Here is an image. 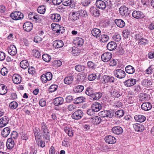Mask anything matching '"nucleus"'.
<instances>
[{
    "instance_id": "obj_1",
    "label": "nucleus",
    "mask_w": 154,
    "mask_h": 154,
    "mask_svg": "<svg viewBox=\"0 0 154 154\" xmlns=\"http://www.w3.org/2000/svg\"><path fill=\"white\" fill-rule=\"evenodd\" d=\"M98 0L96 1V6L98 8L102 10H104L106 7H108L109 8H111L112 4L110 0Z\"/></svg>"
},
{
    "instance_id": "obj_2",
    "label": "nucleus",
    "mask_w": 154,
    "mask_h": 154,
    "mask_svg": "<svg viewBox=\"0 0 154 154\" xmlns=\"http://www.w3.org/2000/svg\"><path fill=\"white\" fill-rule=\"evenodd\" d=\"M41 130L43 133L44 138L46 140H50V134L48 130L46 124L44 122H42L41 124Z\"/></svg>"
},
{
    "instance_id": "obj_3",
    "label": "nucleus",
    "mask_w": 154,
    "mask_h": 154,
    "mask_svg": "<svg viewBox=\"0 0 154 154\" xmlns=\"http://www.w3.org/2000/svg\"><path fill=\"white\" fill-rule=\"evenodd\" d=\"M99 115L101 117L112 118L115 114V111L112 110H104L100 112Z\"/></svg>"
},
{
    "instance_id": "obj_4",
    "label": "nucleus",
    "mask_w": 154,
    "mask_h": 154,
    "mask_svg": "<svg viewBox=\"0 0 154 154\" xmlns=\"http://www.w3.org/2000/svg\"><path fill=\"white\" fill-rule=\"evenodd\" d=\"M51 25L53 30L57 34H62L65 32L64 27L58 24H54Z\"/></svg>"
},
{
    "instance_id": "obj_5",
    "label": "nucleus",
    "mask_w": 154,
    "mask_h": 154,
    "mask_svg": "<svg viewBox=\"0 0 154 154\" xmlns=\"http://www.w3.org/2000/svg\"><path fill=\"white\" fill-rule=\"evenodd\" d=\"M114 75L119 79H122L125 76V72L121 69H118L115 70L113 72Z\"/></svg>"
},
{
    "instance_id": "obj_6",
    "label": "nucleus",
    "mask_w": 154,
    "mask_h": 154,
    "mask_svg": "<svg viewBox=\"0 0 154 154\" xmlns=\"http://www.w3.org/2000/svg\"><path fill=\"white\" fill-rule=\"evenodd\" d=\"M10 16L15 20H21L23 18V14L20 11L14 12L10 14Z\"/></svg>"
},
{
    "instance_id": "obj_7",
    "label": "nucleus",
    "mask_w": 154,
    "mask_h": 154,
    "mask_svg": "<svg viewBox=\"0 0 154 154\" xmlns=\"http://www.w3.org/2000/svg\"><path fill=\"white\" fill-rule=\"evenodd\" d=\"M102 83H113L115 82V78L113 76L104 75L102 77Z\"/></svg>"
},
{
    "instance_id": "obj_8",
    "label": "nucleus",
    "mask_w": 154,
    "mask_h": 154,
    "mask_svg": "<svg viewBox=\"0 0 154 154\" xmlns=\"http://www.w3.org/2000/svg\"><path fill=\"white\" fill-rule=\"evenodd\" d=\"M83 115V113L82 111L78 109L72 114V117L74 119L78 120L81 119Z\"/></svg>"
},
{
    "instance_id": "obj_9",
    "label": "nucleus",
    "mask_w": 154,
    "mask_h": 154,
    "mask_svg": "<svg viewBox=\"0 0 154 154\" xmlns=\"http://www.w3.org/2000/svg\"><path fill=\"white\" fill-rule=\"evenodd\" d=\"M132 15L133 17L137 19H141L145 17V15L143 12L138 11H133Z\"/></svg>"
},
{
    "instance_id": "obj_10",
    "label": "nucleus",
    "mask_w": 154,
    "mask_h": 154,
    "mask_svg": "<svg viewBox=\"0 0 154 154\" xmlns=\"http://www.w3.org/2000/svg\"><path fill=\"white\" fill-rule=\"evenodd\" d=\"M112 56V54L111 53L106 52L102 54L101 59L104 62H107L111 59Z\"/></svg>"
},
{
    "instance_id": "obj_11",
    "label": "nucleus",
    "mask_w": 154,
    "mask_h": 154,
    "mask_svg": "<svg viewBox=\"0 0 154 154\" xmlns=\"http://www.w3.org/2000/svg\"><path fill=\"white\" fill-rule=\"evenodd\" d=\"M128 8L125 6H121L119 9L120 14L123 17L128 16L129 13L128 11Z\"/></svg>"
},
{
    "instance_id": "obj_12",
    "label": "nucleus",
    "mask_w": 154,
    "mask_h": 154,
    "mask_svg": "<svg viewBox=\"0 0 154 154\" xmlns=\"http://www.w3.org/2000/svg\"><path fill=\"white\" fill-rule=\"evenodd\" d=\"M104 140L105 142L109 144H114L116 141L115 137L110 135H108L105 137Z\"/></svg>"
},
{
    "instance_id": "obj_13",
    "label": "nucleus",
    "mask_w": 154,
    "mask_h": 154,
    "mask_svg": "<svg viewBox=\"0 0 154 154\" xmlns=\"http://www.w3.org/2000/svg\"><path fill=\"white\" fill-rule=\"evenodd\" d=\"M33 25L32 23L30 22H25L23 25V28L24 30L27 32L31 31L33 28Z\"/></svg>"
},
{
    "instance_id": "obj_14",
    "label": "nucleus",
    "mask_w": 154,
    "mask_h": 154,
    "mask_svg": "<svg viewBox=\"0 0 154 154\" xmlns=\"http://www.w3.org/2000/svg\"><path fill=\"white\" fill-rule=\"evenodd\" d=\"M137 80L134 79H130L125 81L124 82V85L126 87H130L136 84Z\"/></svg>"
},
{
    "instance_id": "obj_15",
    "label": "nucleus",
    "mask_w": 154,
    "mask_h": 154,
    "mask_svg": "<svg viewBox=\"0 0 154 154\" xmlns=\"http://www.w3.org/2000/svg\"><path fill=\"white\" fill-rule=\"evenodd\" d=\"M9 119L7 116H4L0 119V127L2 128L6 126L8 123Z\"/></svg>"
},
{
    "instance_id": "obj_16",
    "label": "nucleus",
    "mask_w": 154,
    "mask_h": 154,
    "mask_svg": "<svg viewBox=\"0 0 154 154\" xmlns=\"http://www.w3.org/2000/svg\"><path fill=\"white\" fill-rule=\"evenodd\" d=\"M64 102V99L63 97H58L53 100V104L55 106H59L62 105Z\"/></svg>"
},
{
    "instance_id": "obj_17",
    "label": "nucleus",
    "mask_w": 154,
    "mask_h": 154,
    "mask_svg": "<svg viewBox=\"0 0 154 154\" xmlns=\"http://www.w3.org/2000/svg\"><path fill=\"white\" fill-rule=\"evenodd\" d=\"M51 19L54 22H58L61 20V16L60 14L54 13L50 15Z\"/></svg>"
},
{
    "instance_id": "obj_18",
    "label": "nucleus",
    "mask_w": 154,
    "mask_h": 154,
    "mask_svg": "<svg viewBox=\"0 0 154 154\" xmlns=\"http://www.w3.org/2000/svg\"><path fill=\"white\" fill-rule=\"evenodd\" d=\"M8 52L9 54L12 56L15 55L17 53V50L16 47L13 45H10L8 48Z\"/></svg>"
},
{
    "instance_id": "obj_19",
    "label": "nucleus",
    "mask_w": 154,
    "mask_h": 154,
    "mask_svg": "<svg viewBox=\"0 0 154 154\" xmlns=\"http://www.w3.org/2000/svg\"><path fill=\"white\" fill-rule=\"evenodd\" d=\"M112 132L116 134H120L123 132V129L120 126H116L112 128L111 129Z\"/></svg>"
},
{
    "instance_id": "obj_20",
    "label": "nucleus",
    "mask_w": 154,
    "mask_h": 154,
    "mask_svg": "<svg viewBox=\"0 0 154 154\" xmlns=\"http://www.w3.org/2000/svg\"><path fill=\"white\" fill-rule=\"evenodd\" d=\"M13 82L15 84H19L21 81L22 77L18 74H14L12 77Z\"/></svg>"
},
{
    "instance_id": "obj_21",
    "label": "nucleus",
    "mask_w": 154,
    "mask_h": 154,
    "mask_svg": "<svg viewBox=\"0 0 154 154\" xmlns=\"http://www.w3.org/2000/svg\"><path fill=\"white\" fill-rule=\"evenodd\" d=\"M135 130L137 132H141L144 130L143 125L139 124L136 123L133 125Z\"/></svg>"
},
{
    "instance_id": "obj_22",
    "label": "nucleus",
    "mask_w": 154,
    "mask_h": 154,
    "mask_svg": "<svg viewBox=\"0 0 154 154\" xmlns=\"http://www.w3.org/2000/svg\"><path fill=\"white\" fill-rule=\"evenodd\" d=\"M91 108L93 111L98 112L102 108V106L99 103L95 102L92 105Z\"/></svg>"
},
{
    "instance_id": "obj_23",
    "label": "nucleus",
    "mask_w": 154,
    "mask_h": 154,
    "mask_svg": "<svg viewBox=\"0 0 154 154\" xmlns=\"http://www.w3.org/2000/svg\"><path fill=\"white\" fill-rule=\"evenodd\" d=\"M91 33L93 36L95 38H98L101 35V31L100 29L95 28L92 30Z\"/></svg>"
},
{
    "instance_id": "obj_24",
    "label": "nucleus",
    "mask_w": 154,
    "mask_h": 154,
    "mask_svg": "<svg viewBox=\"0 0 154 154\" xmlns=\"http://www.w3.org/2000/svg\"><path fill=\"white\" fill-rule=\"evenodd\" d=\"M14 141L12 138H9L7 140L6 146L8 149H11L14 146Z\"/></svg>"
},
{
    "instance_id": "obj_25",
    "label": "nucleus",
    "mask_w": 154,
    "mask_h": 154,
    "mask_svg": "<svg viewBox=\"0 0 154 154\" xmlns=\"http://www.w3.org/2000/svg\"><path fill=\"white\" fill-rule=\"evenodd\" d=\"M152 107L151 104L149 102H145L143 103L141 106L142 109L144 110L148 111L150 110Z\"/></svg>"
},
{
    "instance_id": "obj_26",
    "label": "nucleus",
    "mask_w": 154,
    "mask_h": 154,
    "mask_svg": "<svg viewBox=\"0 0 154 154\" xmlns=\"http://www.w3.org/2000/svg\"><path fill=\"white\" fill-rule=\"evenodd\" d=\"M117 45L114 42H109L107 45V49L109 51L113 50L116 49Z\"/></svg>"
},
{
    "instance_id": "obj_27",
    "label": "nucleus",
    "mask_w": 154,
    "mask_h": 154,
    "mask_svg": "<svg viewBox=\"0 0 154 154\" xmlns=\"http://www.w3.org/2000/svg\"><path fill=\"white\" fill-rule=\"evenodd\" d=\"M53 44L56 48H60L63 47L64 45L63 42L61 40H57L53 42Z\"/></svg>"
},
{
    "instance_id": "obj_28",
    "label": "nucleus",
    "mask_w": 154,
    "mask_h": 154,
    "mask_svg": "<svg viewBox=\"0 0 154 154\" xmlns=\"http://www.w3.org/2000/svg\"><path fill=\"white\" fill-rule=\"evenodd\" d=\"M91 13L95 16L97 17L99 16L100 13L99 10L96 7H92L90 9Z\"/></svg>"
},
{
    "instance_id": "obj_29",
    "label": "nucleus",
    "mask_w": 154,
    "mask_h": 154,
    "mask_svg": "<svg viewBox=\"0 0 154 154\" xmlns=\"http://www.w3.org/2000/svg\"><path fill=\"white\" fill-rule=\"evenodd\" d=\"M115 22L117 26L120 28H123L125 26V22L121 19H116L115 20Z\"/></svg>"
},
{
    "instance_id": "obj_30",
    "label": "nucleus",
    "mask_w": 154,
    "mask_h": 154,
    "mask_svg": "<svg viewBox=\"0 0 154 154\" xmlns=\"http://www.w3.org/2000/svg\"><path fill=\"white\" fill-rule=\"evenodd\" d=\"M134 118L136 121L140 122H144L146 119L144 116L141 115H136L134 116Z\"/></svg>"
},
{
    "instance_id": "obj_31",
    "label": "nucleus",
    "mask_w": 154,
    "mask_h": 154,
    "mask_svg": "<svg viewBox=\"0 0 154 154\" xmlns=\"http://www.w3.org/2000/svg\"><path fill=\"white\" fill-rule=\"evenodd\" d=\"M102 96V94L100 92H93L91 95V99L93 100H98Z\"/></svg>"
},
{
    "instance_id": "obj_32",
    "label": "nucleus",
    "mask_w": 154,
    "mask_h": 154,
    "mask_svg": "<svg viewBox=\"0 0 154 154\" xmlns=\"http://www.w3.org/2000/svg\"><path fill=\"white\" fill-rule=\"evenodd\" d=\"M10 131L11 130L9 128H5L2 131V135L3 137H6L9 135Z\"/></svg>"
},
{
    "instance_id": "obj_33",
    "label": "nucleus",
    "mask_w": 154,
    "mask_h": 154,
    "mask_svg": "<svg viewBox=\"0 0 154 154\" xmlns=\"http://www.w3.org/2000/svg\"><path fill=\"white\" fill-rule=\"evenodd\" d=\"M33 131L35 140H39V138H42V136L41 135L40 130L39 128H36Z\"/></svg>"
},
{
    "instance_id": "obj_34",
    "label": "nucleus",
    "mask_w": 154,
    "mask_h": 154,
    "mask_svg": "<svg viewBox=\"0 0 154 154\" xmlns=\"http://www.w3.org/2000/svg\"><path fill=\"white\" fill-rule=\"evenodd\" d=\"M125 70L126 72L129 74H132L134 73V68L131 65H128L126 67Z\"/></svg>"
},
{
    "instance_id": "obj_35",
    "label": "nucleus",
    "mask_w": 154,
    "mask_h": 154,
    "mask_svg": "<svg viewBox=\"0 0 154 154\" xmlns=\"http://www.w3.org/2000/svg\"><path fill=\"white\" fill-rule=\"evenodd\" d=\"M7 92V87L4 84L0 85V94L4 95Z\"/></svg>"
},
{
    "instance_id": "obj_36",
    "label": "nucleus",
    "mask_w": 154,
    "mask_h": 154,
    "mask_svg": "<svg viewBox=\"0 0 154 154\" xmlns=\"http://www.w3.org/2000/svg\"><path fill=\"white\" fill-rule=\"evenodd\" d=\"M148 99V95L145 93H141L140 94L139 100L140 101H145Z\"/></svg>"
},
{
    "instance_id": "obj_37",
    "label": "nucleus",
    "mask_w": 154,
    "mask_h": 154,
    "mask_svg": "<svg viewBox=\"0 0 154 154\" xmlns=\"http://www.w3.org/2000/svg\"><path fill=\"white\" fill-rule=\"evenodd\" d=\"M111 94L116 97H119L122 95V93L118 88L114 89L113 91L111 92Z\"/></svg>"
},
{
    "instance_id": "obj_38",
    "label": "nucleus",
    "mask_w": 154,
    "mask_h": 154,
    "mask_svg": "<svg viewBox=\"0 0 154 154\" xmlns=\"http://www.w3.org/2000/svg\"><path fill=\"white\" fill-rule=\"evenodd\" d=\"M85 98L83 97H80L76 98L74 101V103L75 104H78L85 102Z\"/></svg>"
},
{
    "instance_id": "obj_39",
    "label": "nucleus",
    "mask_w": 154,
    "mask_h": 154,
    "mask_svg": "<svg viewBox=\"0 0 154 154\" xmlns=\"http://www.w3.org/2000/svg\"><path fill=\"white\" fill-rule=\"evenodd\" d=\"M91 119L92 122L97 125L100 124L102 121L100 117L97 116H94Z\"/></svg>"
},
{
    "instance_id": "obj_40",
    "label": "nucleus",
    "mask_w": 154,
    "mask_h": 154,
    "mask_svg": "<svg viewBox=\"0 0 154 154\" xmlns=\"http://www.w3.org/2000/svg\"><path fill=\"white\" fill-rule=\"evenodd\" d=\"M149 42L148 40L145 39L143 37L141 38H138V43L140 45H145L148 44Z\"/></svg>"
},
{
    "instance_id": "obj_41",
    "label": "nucleus",
    "mask_w": 154,
    "mask_h": 154,
    "mask_svg": "<svg viewBox=\"0 0 154 154\" xmlns=\"http://www.w3.org/2000/svg\"><path fill=\"white\" fill-rule=\"evenodd\" d=\"M100 38V41L101 42L105 43L108 41L109 37L107 35L103 34L101 35Z\"/></svg>"
},
{
    "instance_id": "obj_42",
    "label": "nucleus",
    "mask_w": 154,
    "mask_h": 154,
    "mask_svg": "<svg viewBox=\"0 0 154 154\" xmlns=\"http://www.w3.org/2000/svg\"><path fill=\"white\" fill-rule=\"evenodd\" d=\"M84 89V87L82 85H79L76 86L74 88L73 91L75 93H79L81 92Z\"/></svg>"
},
{
    "instance_id": "obj_43",
    "label": "nucleus",
    "mask_w": 154,
    "mask_h": 154,
    "mask_svg": "<svg viewBox=\"0 0 154 154\" xmlns=\"http://www.w3.org/2000/svg\"><path fill=\"white\" fill-rule=\"evenodd\" d=\"M29 66V63L26 60H23L20 63V67L23 69L27 68Z\"/></svg>"
},
{
    "instance_id": "obj_44",
    "label": "nucleus",
    "mask_w": 154,
    "mask_h": 154,
    "mask_svg": "<svg viewBox=\"0 0 154 154\" xmlns=\"http://www.w3.org/2000/svg\"><path fill=\"white\" fill-rule=\"evenodd\" d=\"M75 69L78 72L84 71L85 69L84 66L82 65H77L75 66Z\"/></svg>"
},
{
    "instance_id": "obj_45",
    "label": "nucleus",
    "mask_w": 154,
    "mask_h": 154,
    "mask_svg": "<svg viewBox=\"0 0 154 154\" xmlns=\"http://www.w3.org/2000/svg\"><path fill=\"white\" fill-rule=\"evenodd\" d=\"M73 81L72 76H70L66 77L64 79V82L65 84L69 85L71 84Z\"/></svg>"
},
{
    "instance_id": "obj_46",
    "label": "nucleus",
    "mask_w": 154,
    "mask_h": 154,
    "mask_svg": "<svg viewBox=\"0 0 154 154\" xmlns=\"http://www.w3.org/2000/svg\"><path fill=\"white\" fill-rule=\"evenodd\" d=\"M75 42L77 45L81 46L83 44L84 40L82 38L78 37L76 38L75 40Z\"/></svg>"
},
{
    "instance_id": "obj_47",
    "label": "nucleus",
    "mask_w": 154,
    "mask_h": 154,
    "mask_svg": "<svg viewBox=\"0 0 154 154\" xmlns=\"http://www.w3.org/2000/svg\"><path fill=\"white\" fill-rule=\"evenodd\" d=\"M115 114V116L116 117H122L124 114V112L122 110H119L117 111Z\"/></svg>"
},
{
    "instance_id": "obj_48",
    "label": "nucleus",
    "mask_w": 154,
    "mask_h": 154,
    "mask_svg": "<svg viewBox=\"0 0 154 154\" xmlns=\"http://www.w3.org/2000/svg\"><path fill=\"white\" fill-rule=\"evenodd\" d=\"M79 14L78 12H72L71 15V18L72 20L73 21H75L77 20L79 18Z\"/></svg>"
},
{
    "instance_id": "obj_49",
    "label": "nucleus",
    "mask_w": 154,
    "mask_h": 154,
    "mask_svg": "<svg viewBox=\"0 0 154 154\" xmlns=\"http://www.w3.org/2000/svg\"><path fill=\"white\" fill-rule=\"evenodd\" d=\"M42 58L43 60L47 62H49L51 59V56L47 54H45L42 55Z\"/></svg>"
},
{
    "instance_id": "obj_50",
    "label": "nucleus",
    "mask_w": 154,
    "mask_h": 154,
    "mask_svg": "<svg viewBox=\"0 0 154 154\" xmlns=\"http://www.w3.org/2000/svg\"><path fill=\"white\" fill-rule=\"evenodd\" d=\"M46 11L45 7L44 6H41L38 8L37 11L38 13L43 14L45 13Z\"/></svg>"
},
{
    "instance_id": "obj_51",
    "label": "nucleus",
    "mask_w": 154,
    "mask_h": 154,
    "mask_svg": "<svg viewBox=\"0 0 154 154\" xmlns=\"http://www.w3.org/2000/svg\"><path fill=\"white\" fill-rule=\"evenodd\" d=\"M18 106V104L15 101H12L9 104V106L12 109H16Z\"/></svg>"
},
{
    "instance_id": "obj_52",
    "label": "nucleus",
    "mask_w": 154,
    "mask_h": 154,
    "mask_svg": "<svg viewBox=\"0 0 154 154\" xmlns=\"http://www.w3.org/2000/svg\"><path fill=\"white\" fill-rule=\"evenodd\" d=\"M72 3V0H63L62 4L66 6L70 5Z\"/></svg>"
},
{
    "instance_id": "obj_53",
    "label": "nucleus",
    "mask_w": 154,
    "mask_h": 154,
    "mask_svg": "<svg viewBox=\"0 0 154 154\" xmlns=\"http://www.w3.org/2000/svg\"><path fill=\"white\" fill-rule=\"evenodd\" d=\"M36 142L38 145L42 147H43L45 146V143H43V141L42 140V138H39V140L36 139Z\"/></svg>"
},
{
    "instance_id": "obj_54",
    "label": "nucleus",
    "mask_w": 154,
    "mask_h": 154,
    "mask_svg": "<svg viewBox=\"0 0 154 154\" xmlns=\"http://www.w3.org/2000/svg\"><path fill=\"white\" fill-rule=\"evenodd\" d=\"M33 55L36 58H39L41 56L39 51L36 50H33L32 51Z\"/></svg>"
},
{
    "instance_id": "obj_55",
    "label": "nucleus",
    "mask_w": 154,
    "mask_h": 154,
    "mask_svg": "<svg viewBox=\"0 0 154 154\" xmlns=\"http://www.w3.org/2000/svg\"><path fill=\"white\" fill-rule=\"evenodd\" d=\"M133 89L134 92L137 94L140 92L141 90L140 86L139 85L134 86L133 88Z\"/></svg>"
},
{
    "instance_id": "obj_56",
    "label": "nucleus",
    "mask_w": 154,
    "mask_h": 154,
    "mask_svg": "<svg viewBox=\"0 0 154 154\" xmlns=\"http://www.w3.org/2000/svg\"><path fill=\"white\" fill-rule=\"evenodd\" d=\"M79 16L82 17H86L87 16V13L85 10H81L78 12Z\"/></svg>"
},
{
    "instance_id": "obj_57",
    "label": "nucleus",
    "mask_w": 154,
    "mask_h": 154,
    "mask_svg": "<svg viewBox=\"0 0 154 154\" xmlns=\"http://www.w3.org/2000/svg\"><path fill=\"white\" fill-rule=\"evenodd\" d=\"M113 39L116 42L119 41L121 38V37L119 34H116L112 37Z\"/></svg>"
},
{
    "instance_id": "obj_58",
    "label": "nucleus",
    "mask_w": 154,
    "mask_h": 154,
    "mask_svg": "<svg viewBox=\"0 0 154 154\" xmlns=\"http://www.w3.org/2000/svg\"><path fill=\"white\" fill-rule=\"evenodd\" d=\"M93 93V92L91 88H87L85 91V93L87 95L90 96L91 97V95H92Z\"/></svg>"
},
{
    "instance_id": "obj_59",
    "label": "nucleus",
    "mask_w": 154,
    "mask_h": 154,
    "mask_svg": "<svg viewBox=\"0 0 154 154\" xmlns=\"http://www.w3.org/2000/svg\"><path fill=\"white\" fill-rule=\"evenodd\" d=\"M97 76L95 74H91L88 75V79L90 81L94 80L96 78Z\"/></svg>"
},
{
    "instance_id": "obj_60",
    "label": "nucleus",
    "mask_w": 154,
    "mask_h": 154,
    "mask_svg": "<svg viewBox=\"0 0 154 154\" xmlns=\"http://www.w3.org/2000/svg\"><path fill=\"white\" fill-rule=\"evenodd\" d=\"M72 54H74V56H77L79 53L78 48H73L71 51Z\"/></svg>"
},
{
    "instance_id": "obj_61",
    "label": "nucleus",
    "mask_w": 154,
    "mask_h": 154,
    "mask_svg": "<svg viewBox=\"0 0 154 154\" xmlns=\"http://www.w3.org/2000/svg\"><path fill=\"white\" fill-rule=\"evenodd\" d=\"M90 3V0H82L81 2L82 5L84 6H87Z\"/></svg>"
},
{
    "instance_id": "obj_62",
    "label": "nucleus",
    "mask_w": 154,
    "mask_h": 154,
    "mask_svg": "<svg viewBox=\"0 0 154 154\" xmlns=\"http://www.w3.org/2000/svg\"><path fill=\"white\" fill-rule=\"evenodd\" d=\"M76 106L74 104H70L68 106V109L70 111H72L76 109Z\"/></svg>"
},
{
    "instance_id": "obj_63",
    "label": "nucleus",
    "mask_w": 154,
    "mask_h": 154,
    "mask_svg": "<svg viewBox=\"0 0 154 154\" xmlns=\"http://www.w3.org/2000/svg\"><path fill=\"white\" fill-rule=\"evenodd\" d=\"M58 88V86L56 85H51L50 87V91L51 92H53L55 91Z\"/></svg>"
},
{
    "instance_id": "obj_64",
    "label": "nucleus",
    "mask_w": 154,
    "mask_h": 154,
    "mask_svg": "<svg viewBox=\"0 0 154 154\" xmlns=\"http://www.w3.org/2000/svg\"><path fill=\"white\" fill-rule=\"evenodd\" d=\"M8 72L7 69L5 67H3L2 69L0 71V73L3 75H5Z\"/></svg>"
}]
</instances>
